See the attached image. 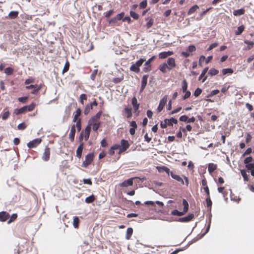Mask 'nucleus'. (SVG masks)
Segmentation results:
<instances>
[{
    "mask_svg": "<svg viewBox=\"0 0 254 254\" xmlns=\"http://www.w3.org/2000/svg\"><path fill=\"white\" fill-rule=\"evenodd\" d=\"M234 72V70L232 68H224L222 70V73L223 75L231 74Z\"/></svg>",
    "mask_w": 254,
    "mask_h": 254,
    "instance_id": "obj_30",
    "label": "nucleus"
},
{
    "mask_svg": "<svg viewBox=\"0 0 254 254\" xmlns=\"http://www.w3.org/2000/svg\"><path fill=\"white\" fill-rule=\"evenodd\" d=\"M75 123H76V124L75 125V127L77 128V130L78 131H80V130L81 129V119L79 118L78 120V121Z\"/></svg>",
    "mask_w": 254,
    "mask_h": 254,
    "instance_id": "obj_50",
    "label": "nucleus"
},
{
    "mask_svg": "<svg viewBox=\"0 0 254 254\" xmlns=\"http://www.w3.org/2000/svg\"><path fill=\"white\" fill-rule=\"evenodd\" d=\"M202 189H203L204 191L206 193V197L210 196L209 189V188L208 186H205V187H203L202 188Z\"/></svg>",
    "mask_w": 254,
    "mask_h": 254,
    "instance_id": "obj_59",
    "label": "nucleus"
},
{
    "mask_svg": "<svg viewBox=\"0 0 254 254\" xmlns=\"http://www.w3.org/2000/svg\"><path fill=\"white\" fill-rule=\"evenodd\" d=\"M202 92V90L199 88H197L194 92V96L195 97H198Z\"/></svg>",
    "mask_w": 254,
    "mask_h": 254,
    "instance_id": "obj_61",
    "label": "nucleus"
},
{
    "mask_svg": "<svg viewBox=\"0 0 254 254\" xmlns=\"http://www.w3.org/2000/svg\"><path fill=\"white\" fill-rule=\"evenodd\" d=\"M133 233V229L132 228L129 227L127 229L126 235V239L127 240H129L132 235Z\"/></svg>",
    "mask_w": 254,
    "mask_h": 254,
    "instance_id": "obj_29",
    "label": "nucleus"
},
{
    "mask_svg": "<svg viewBox=\"0 0 254 254\" xmlns=\"http://www.w3.org/2000/svg\"><path fill=\"white\" fill-rule=\"evenodd\" d=\"M36 106V104L35 103L32 102L29 105L23 106L19 109H15L14 110L13 113L16 115H18L21 114L25 113L27 112H31L34 110Z\"/></svg>",
    "mask_w": 254,
    "mask_h": 254,
    "instance_id": "obj_1",
    "label": "nucleus"
},
{
    "mask_svg": "<svg viewBox=\"0 0 254 254\" xmlns=\"http://www.w3.org/2000/svg\"><path fill=\"white\" fill-rule=\"evenodd\" d=\"M145 61V59L141 58L135 64H133L130 67V70L135 73H138L140 71V66Z\"/></svg>",
    "mask_w": 254,
    "mask_h": 254,
    "instance_id": "obj_6",
    "label": "nucleus"
},
{
    "mask_svg": "<svg viewBox=\"0 0 254 254\" xmlns=\"http://www.w3.org/2000/svg\"><path fill=\"white\" fill-rule=\"evenodd\" d=\"M28 99V97L24 96V97H21L18 98V101L20 102H21L22 103H26L27 100Z\"/></svg>",
    "mask_w": 254,
    "mask_h": 254,
    "instance_id": "obj_56",
    "label": "nucleus"
},
{
    "mask_svg": "<svg viewBox=\"0 0 254 254\" xmlns=\"http://www.w3.org/2000/svg\"><path fill=\"white\" fill-rule=\"evenodd\" d=\"M173 54V52L172 51L162 52L159 54L158 56L160 59H165Z\"/></svg>",
    "mask_w": 254,
    "mask_h": 254,
    "instance_id": "obj_23",
    "label": "nucleus"
},
{
    "mask_svg": "<svg viewBox=\"0 0 254 254\" xmlns=\"http://www.w3.org/2000/svg\"><path fill=\"white\" fill-rule=\"evenodd\" d=\"M79 222V219L77 216L73 217V225L75 228H78Z\"/></svg>",
    "mask_w": 254,
    "mask_h": 254,
    "instance_id": "obj_35",
    "label": "nucleus"
},
{
    "mask_svg": "<svg viewBox=\"0 0 254 254\" xmlns=\"http://www.w3.org/2000/svg\"><path fill=\"white\" fill-rule=\"evenodd\" d=\"M244 43L248 45V46L247 47H246L245 49V50H250L251 49H252L253 47V46L254 45V43L252 41L245 40L244 41Z\"/></svg>",
    "mask_w": 254,
    "mask_h": 254,
    "instance_id": "obj_33",
    "label": "nucleus"
},
{
    "mask_svg": "<svg viewBox=\"0 0 254 254\" xmlns=\"http://www.w3.org/2000/svg\"><path fill=\"white\" fill-rule=\"evenodd\" d=\"M183 205H184V209L182 212L184 213V214H185L189 210V203L185 199L183 200Z\"/></svg>",
    "mask_w": 254,
    "mask_h": 254,
    "instance_id": "obj_32",
    "label": "nucleus"
},
{
    "mask_svg": "<svg viewBox=\"0 0 254 254\" xmlns=\"http://www.w3.org/2000/svg\"><path fill=\"white\" fill-rule=\"evenodd\" d=\"M181 56H182L183 57H184L185 58H188L191 55V54L189 52H188L187 50H186V51H185H185L182 52L181 53Z\"/></svg>",
    "mask_w": 254,
    "mask_h": 254,
    "instance_id": "obj_60",
    "label": "nucleus"
},
{
    "mask_svg": "<svg viewBox=\"0 0 254 254\" xmlns=\"http://www.w3.org/2000/svg\"><path fill=\"white\" fill-rule=\"evenodd\" d=\"M18 15L17 11H11L9 13L8 16L11 19H15L18 16Z\"/></svg>",
    "mask_w": 254,
    "mask_h": 254,
    "instance_id": "obj_37",
    "label": "nucleus"
},
{
    "mask_svg": "<svg viewBox=\"0 0 254 254\" xmlns=\"http://www.w3.org/2000/svg\"><path fill=\"white\" fill-rule=\"evenodd\" d=\"M187 50L188 52H189L190 53H191L195 51L196 48L194 45H191L188 47Z\"/></svg>",
    "mask_w": 254,
    "mask_h": 254,
    "instance_id": "obj_53",
    "label": "nucleus"
},
{
    "mask_svg": "<svg viewBox=\"0 0 254 254\" xmlns=\"http://www.w3.org/2000/svg\"><path fill=\"white\" fill-rule=\"evenodd\" d=\"M35 82V78L33 77H30L28 78V79H26L24 83L26 85L29 84L30 83H34Z\"/></svg>",
    "mask_w": 254,
    "mask_h": 254,
    "instance_id": "obj_51",
    "label": "nucleus"
},
{
    "mask_svg": "<svg viewBox=\"0 0 254 254\" xmlns=\"http://www.w3.org/2000/svg\"><path fill=\"white\" fill-rule=\"evenodd\" d=\"M156 58V56H153L147 61H145L144 67H143V70L144 72H148L151 70V63Z\"/></svg>",
    "mask_w": 254,
    "mask_h": 254,
    "instance_id": "obj_9",
    "label": "nucleus"
},
{
    "mask_svg": "<svg viewBox=\"0 0 254 254\" xmlns=\"http://www.w3.org/2000/svg\"><path fill=\"white\" fill-rule=\"evenodd\" d=\"M245 10L244 8L234 10L233 11V14L235 16H240L245 14Z\"/></svg>",
    "mask_w": 254,
    "mask_h": 254,
    "instance_id": "obj_26",
    "label": "nucleus"
},
{
    "mask_svg": "<svg viewBox=\"0 0 254 254\" xmlns=\"http://www.w3.org/2000/svg\"><path fill=\"white\" fill-rule=\"evenodd\" d=\"M42 142V139L40 138H36L30 141L27 143V146L29 148L36 147Z\"/></svg>",
    "mask_w": 254,
    "mask_h": 254,
    "instance_id": "obj_10",
    "label": "nucleus"
},
{
    "mask_svg": "<svg viewBox=\"0 0 254 254\" xmlns=\"http://www.w3.org/2000/svg\"><path fill=\"white\" fill-rule=\"evenodd\" d=\"M81 110L80 108L77 109L73 119V122L75 123L78 121V117L81 115Z\"/></svg>",
    "mask_w": 254,
    "mask_h": 254,
    "instance_id": "obj_27",
    "label": "nucleus"
},
{
    "mask_svg": "<svg viewBox=\"0 0 254 254\" xmlns=\"http://www.w3.org/2000/svg\"><path fill=\"white\" fill-rule=\"evenodd\" d=\"M157 168L159 172H165L168 175H171V173H172V172L170 171V169L165 166L157 167Z\"/></svg>",
    "mask_w": 254,
    "mask_h": 254,
    "instance_id": "obj_22",
    "label": "nucleus"
},
{
    "mask_svg": "<svg viewBox=\"0 0 254 254\" xmlns=\"http://www.w3.org/2000/svg\"><path fill=\"white\" fill-rule=\"evenodd\" d=\"M205 201H206L207 207L210 208V209H211V207H212V202L210 199V196H207L206 197Z\"/></svg>",
    "mask_w": 254,
    "mask_h": 254,
    "instance_id": "obj_44",
    "label": "nucleus"
},
{
    "mask_svg": "<svg viewBox=\"0 0 254 254\" xmlns=\"http://www.w3.org/2000/svg\"><path fill=\"white\" fill-rule=\"evenodd\" d=\"M159 69L163 73H166L168 70L169 71V68L166 63H164L160 64L159 66Z\"/></svg>",
    "mask_w": 254,
    "mask_h": 254,
    "instance_id": "obj_21",
    "label": "nucleus"
},
{
    "mask_svg": "<svg viewBox=\"0 0 254 254\" xmlns=\"http://www.w3.org/2000/svg\"><path fill=\"white\" fill-rule=\"evenodd\" d=\"M26 127L27 125L24 123H22L18 125L17 128L19 130H24Z\"/></svg>",
    "mask_w": 254,
    "mask_h": 254,
    "instance_id": "obj_55",
    "label": "nucleus"
},
{
    "mask_svg": "<svg viewBox=\"0 0 254 254\" xmlns=\"http://www.w3.org/2000/svg\"><path fill=\"white\" fill-rule=\"evenodd\" d=\"M131 104L133 107L134 113H136L137 115L138 114L139 112L138 111L139 107V104L137 103V99L135 97H133L131 100Z\"/></svg>",
    "mask_w": 254,
    "mask_h": 254,
    "instance_id": "obj_12",
    "label": "nucleus"
},
{
    "mask_svg": "<svg viewBox=\"0 0 254 254\" xmlns=\"http://www.w3.org/2000/svg\"><path fill=\"white\" fill-rule=\"evenodd\" d=\"M102 114V112L101 111L98 112L95 116H93L91 118V119L89 121L88 125L87 126H90V127H91V125L97 124L98 123H100L99 119Z\"/></svg>",
    "mask_w": 254,
    "mask_h": 254,
    "instance_id": "obj_8",
    "label": "nucleus"
},
{
    "mask_svg": "<svg viewBox=\"0 0 254 254\" xmlns=\"http://www.w3.org/2000/svg\"><path fill=\"white\" fill-rule=\"evenodd\" d=\"M10 113L8 111H7L6 112H2V113L1 114V118L3 120H7L8 117H9Z\"/></svg>",
    "mask_w": 254,
    "mask_h": 254,
    "instance_id": "obj_38",
    "label": "nucleus"
},
{
    "mask_svg": "<svg viewBox=\"0 0 254 254\" xmlns=\"http://www.w3.org/2000/svg\"><path fill=\"white\" fill-rule=\"evenodd\" d=\"M101 126V122L98 123L97 124H94L92 125H91V127H92V129L94 131H96Z\"/></svg>",
    "mask_w": 254,
    "mask_h": 254,
    "instance_id": "obj_52",
    "label": "nucleus"
},
{
    "mask_svg": "<svg viewBox=\"0 0 254 254\" xmlns=\"http://www.w3.org/2000/svg\"><path fill=\"white\" fill-rule=\"evenodd\" d=\"M147 5V2L146 0H144L141 1L139 4V7L140 8H145Z\"/></svg>",
    "mask_w": 254,
    "mask_h": 254,
    "instance_id": "obj_57",
    "label": "nucleus"
},
{
    "mask_svg": "<svg viewBox=\"0 0 254 254\" xmlns=\"http://www.w3.org/2000/svg\"><path fill=\"white\" fill-rule=\"evenodd\" d=\"M208 67H205L203 69L201 74L200 75V76L198 78L199 80H200L201 79H202V82H204L206 80V79L207 78V76H206L205 74L207 73V72L208 71Z\"/></svg>",
    "mask_w": 254,
    "mask_h": 254,
    "instance_id": "obj_19",
    "label": "nucleus"
},
{
    "mask_svg": "<svg viewBox=\"0 0 254 254\" xmlns=\"http://www.w3.org/2000/svg\"><path fill=\"white\" fill-rule=\"evenodd\" d=\"M10 215L6 211H2L0 212V221L1 222H5L9 218Z\"/></svg>",
    "mask_w": 254,
    "mask_h": 254,
    "instance_id": "obj_18",
    "label": "nucleus"
},
{
    "mask_svg": "<svg viewBox=\"0 0 254 254\" xmlns=\"http://www.w3.org/2000/svg\"><path fill=\"white\" fill-rule=\"evenodd\" d=\"M241 174L242 176H243L244 181H249V175H247L246 171L245 170H241Z\"/></svg>",
    "mask_w": 254,
    "mask_h": 254,
    "instance_id": "obj_40",
    "label": "nucleus"
},
{
    "mask_svg": "<svg viewBox=\"0 0 254 254\" xmlns=\"http://www.w3.org/2000/svg\"><path fill=\"white\" fill-rule=\"evenodd\" d=\"M96 199V197L94 194H92L85 198V201L87 203H91L94 201Z\"/></svg>",
    "mask_w": 254,
    "mask_h": 254,
    "instance_id": "obj_31",
    "label": "nucleus"
},
{
    "mask_svg": "<svg viewBox=\"0 0 254 254\" xmlns=\"http://www.w3.org/2000/svg\"><path fill=\"white\" fill-rule=\"evenodd\" d=\"M148 75H144L141 79V85L146 86L147 83V79H148Z\"/></svg>",
    "mask_w": 254,
    "mask_h": 254,
    "instance_id": "obj_39",
    "label": "nucleus"
},
{
    "mask_svg": "<svg viewBox=\"0 0 254 254\" xmlns=\"http://www.w3.org/2000/svg\"><path fill=\"white\" fill-rule=\"evenodd\" d=\"M94 158L93 153H89L85 156V159L83 162L82 166L84 168H87L93 162Z\"/></svg>",
    "mask_w": 254,
    "mask_h": 254,
    "instance_id": "obj_7",
    "label": "nucleus"
},
{
    "mask_svg": "<svg viewBox=\"0 0 254 254\" xmlns=\"http://www.w3.org/2000/svg\"><path fill=\"white\" fill-rule=\"evenodd\" d=\"M146 20H148V22L146 24V27L147 28L149 29L152 27L154 23V20L152 18H146Z\"/></svg>",
    "mask_w": 254,
    "mask_h": 254,
    "instance_id": "obj_36",
    "label": "nucleus"
},
{
    "mask_svg": "<svg viewBox=\"0 0 254 254\" xmlns=\"http://www.w3.org/2000/svg\"><path fill=\"white\" fill-rule=\"evenodd\" d=\"M93 109V108L91 107V105H90L89 104H87L86 105L84 110V114L85 115H88L90 112Z\"/></svg>",
    "mask_w": 254,
    "mask_h": 254,
    "instance_id": "obj_34",
    "label": "nucleus"
},
{
    "mask_svg": "<svg viewBox=\"0 0 254 254\" xmlns=\"http://www.w3.org/2000/svg\"><path fill=\"white\" fill-rule=\"evenodd\" d=\"M166 64L169 68V70H172L176 66L175 60L173 58H169L167 61Z\"/></svg>",
    "mask_w": 254,
    "mask_h": 254,
    "instance_id": "obj_13",
    "label": "nucleus"
},
{
    "mask_svg": "<svg viewBox=\"0 0 254 254\" xmlns=\"http://www.w3.org/2000/svg\"><path fill=\"white\" fill-rule=\"evenodd\" d=\"M171 214L173 215H177V216H183V215H184V213H183L182 211H179L177 209H175V210H173L171 212Z\"/></svg>",
    "mask_w": 254,
    "mask_h": 254,
    "instance_id": "obj_46",
    "label": "nucleus"
},
{
    "mask_svg": "<svg viewBox=\"0 0 254 254\" xmlns=\"http://www.w3.org/2000/svg\"><path fill=\"white\" fill-rule=\"evenodd\" d=\"M14 69L10 67H7L4 70V72L7 75H11L13 74Z\"/></svg>",
    "mask_w": 254,
    "mask_h": 254,
    "instance_id": "obj_47",
    "label": "nucleus"
},
{
    "mask_svg": "<svg viewBox=\"0 0 254 254\" xmlns=\"http://www.w3.org/2000/svg\"><path fill=\"white\" fill-rule=\"evenodd\" d=\"M83 183L84 184H88L90 186H91L92 185V182L91 179H84L83 180Z\"/></svg>",
    "mask_w": 254,
    "mask_h": 254,
    "instance_id": "obj_62",
    "label": "nucleus"
},
{
    "mask_svg": "<svg viewBox=\"0 0 254 254\" xmlns=\"http://www.w3.org/2000/svg\"><path fill=\"white\" fill-rule=\"evenodd\" d=\"M75 131V125L74 124L71 126L70 132L68 135V138L71 142H73L74 140Z\"/></svg>",
    "mask_w": 254,
    "mask_h": 254,
    "instance_id": "obj_17",
    "label": "nucleus"
},
{
    "mask_svg": "<svg viewBox=\"0 0 254 254\" xmlns=\"http://www.w3.org/2000/svg\"><path fill=\"white\" fill-rule=\"evenodd\" d=\"M69 65H70L69 63L67 60L64 65V68L63 69V74L69 70Z\"/></svg>",
    "mask_w": 254,
    "mask_h": 254,
    "instance_id": "obj_45",
    "label": "nucleus"
},
{
    "mask_svg": "<svg viewBox=\"0 0 254 254\" xmlns=\"http://www.w3.org/2000/svg\"><path fill=\"white\" fill-rule=\"evenodd\" d=\"M188 83L186 79H184L182 83V90L183 92L187 91Z\"/></svg>",
    "mask_w": 254,
    "mask_h": 254,
    "instance_id": "obj_42",
    "label": "nucleus"
},
{
    "mask_svg": "<svg viewBox=\"0 0 254 254\" xmlns=\"http://www.w3.org/2000/svg\"><path fill=\"white\" fill-rule=\"evenodd\" d=\"M130 146V144L128 141L125 139H122L120 142V148L122 149L123 151H126Z\"/></svg>",
    "mask_w": 254,
    "mask_h": 254,
    "instance_id": "obj_15",
    "label": "nucleus"
},
{
    "mask_svg": "<svg viewBox=\"0 0 254 254\" xmlns=\"http://www.w3.org/2000/svg\"><path fill=\"white\" fill-rule=\"evenodd\" d=\"M87 95L85 94H82L79 97V102L82 105L84 104V101L87 100Z\"/></svg>",
    "mask_w": 254,
    "mask_h": 254,
    "instance_id": "obj_43",
    "label": "nucleus"
},
{
    "mask_svg": "<svg viewBox=\"0 0 254 254\" xmlns=\"http://www.w3.org/2000/svg\"><path fill=\"white\" fill-rule=\"evenodd\" d=\"M130 15L134 19H138L139 18V15L135 12L133 11H130Z\"/></svg>",
    "mask_w": 254,
    "mask_h": 254,
    "instance_id": "obj_54",
    "label": "nucleus"
},
{
    "mask_svg": "<svg viewBox=\"0 0 254 254\" xmlns=\"http://www.w3.org/2000/svg\"><path fill=\"white\" fill-rule=\"evenodd\" d=\"M91 127H90V126H87L85 128L81 131L79 137V140L80 143L83 142V139H84L85 141H87L88 139Z\"/></svg>",
    "mask_w": 254,
    "mask_h": 254,
    "instance_id": "obj_2",
    "label": "nucleus"
},
{
    "mask_svg": "<svg viewBox=\"0 0 254 254\" xmlns=\"http://www.w3.org/2000/svg\"><path fill=\"white\" fill-rule=\"evenodd\" d=\"M132 109L131 107H126L124 109V112L127 118H130L132 116Z\"/></svg>",
    "mask_w": 254,
    "mask_h": 254,
    "instance_id": "obj_24",
    "label": "nucleus"
},
{
    "mask_svg": "<svg viewBox=\"0 0 254 254\" xmlns=\"http://www.w3.org/2000/svg\"><path fill=\"white\" fill-rule=\"evenodd\" d=\"M194 218V214L193 213H190L188 216L180 218L179 221L181 222H188L192 220Z\"/></svg>",
    "mask_w": 254,
    "mask_h": 254,
    "instance_id": "obj_16",
    "label": "nucleus"
},
{
    "mask_svg": "<svg viewBox=\"0 0 254 254\" xmlns=\"http://www.w3.org/2000/svg\"><path fill=\"white\" fill-rule=\"evenodd\" d=\"M124 16V13L122 12L120 14H117L115 17H116L117 21H119L122 19H123Z\"/></svg>",
    "mask_w": 254,
    "mask_h": 254,
    "instance_id": "obj_63",
    "label": "nucleus"
},
{
    "mask_svg": "<svg viewBox=\"0 0 254 254\" xmlns=\"http://www.w3.org/2000/svg\"><path fill=\"white\" fill-rule=\"evenodd\" d=\"M83 145L84 142H80L79 145L76 150V156L79 158L81 157L83 149Z\"/></svg>",
    "mask_w": 254,
    "mask_h": 254,
    "instance_id": "obj_20",
    "label": "nucleus"
},
{
    "mask_svg": "<svg viewBox=\"0 0 254 254\" xmlns=\"http://www.w3.org/2000/svg\"><path fill=\"white\" fill-rule=\"evenodd\" d=\"M246 167L249 170H252V169H254V163H250L248 164H247L246 165Z\"/></svg>",
    "mask_w": 254,
    "mask_h": 254,
    "instance_id": "obj_64",
    "label": "nucleus"
},
{
    "mask_svg": "<svg viewBox=\"0 0 254 254\" xmlns=\"http://www.w3.org/2000/svg\"><path fill=\"white\" fill-rule=\"evenodd\" d=\"M17 218V214L16 213L13 214L11 217H10V219L8 220L7 223L8 224L14 222Z\"/></svg>",
    "mask_w": 254,
    "mask_h": 254,
    "instance_id": "obj_49",
    "label": "nucleus"
},
{
    "mask_svg": "<svg viewBox=\"0 0 254 254\" xmlns=\"http://www.w3.org/2000/svg\"><path fill=\"white\" fill-rule=\"evenodd\" d=\"M50 157V148L46 147L44 150V152L42 155V159L45 161L49 160Z\"/></svg>",
    "mask_w": 254,
    "mask_h": 254,
    "instance_id": "obj_14",
    "label": "nucleus"
},
{
    "mask_svg": "<svg viewBox=\"0 0 254 254\" xmlns=\"http://www.w3.org/2000/svg\"><path fill=\"white\" fill-rule=\"evenodd\" d=\"M219 72V71L218 70L215 69V68H211L209 72H208V74H209L210 75H212V76H213V75H217Z\"/></svg>",
    "mask_w": 254,
    "mask_h": 254,
    "instance_id": "obj_48",
    "label": "nucleus"
},
{
    "mask_svg": "<svg viewBox=\"0 0 254 254\" xmlns=\"http://www.w3.org/2000/svg\"><path fill=\"white\" fill-rule=\"evenodd\" d=\"M217 165L211 163L208 164V171L210 174L213 173L217 169Z\"/></svg>",
    "mask_w": 254,
    "mask_h": 254,
    "instance_id": "obj_25",
    "label": "nucleus"
},
{
    "mask_svg": "<svg viewBox=\"0 0 254 254\" xmlns=\"http://www.w3.org/2000/svg\"><path fill=\"white\" fill-rule=\"evenodd\" d=\"M135 179H138L141 181H144V180H146V178L144 177L142 178L138 177H133V178H131L129 179L124 181L123 182L120 184L119 186H120V187H123V188L127 187L129 186H132L133 185V180Z\"/></svg>",
    "mask_w": 254,
    "mask_h": 254,
    "instance_id": "obj_4",
    "label": "nucleus"
},
{
    "mask_svg": "<svg viewBox=\"0 0 254 254\" xmlns=\"http://www.w3.org/2000/svg\"><path fill=\"white\" fill-rule=\"evenodd\" d=\"M198 9H199V6L195 4V5H193L192 7H191L189 9V10L188 12V15H189L192 13H194Z\"/></svg>",
    "mask_w": 254,
    "mask_h": 254,
    "instance_id": "obj_28",
    "label": "nucleus"
},
{
    "mask_svg": "<svg viewBox=\"0 0 254 254\" xmlns=\"http://www.w3.org/2000/svg\"><path fill=\"white\" fill-rule=\"evenodd\" d=\"M168 100V96H164L163 98L160 100L159 106L157 108L158 112H160L164 108Z\"/></svg>",
    "mask_w": 254,
    "mask_h": 254,
    "instance_id": "obj_11",
    "label": "nucleus"
},
{
    "mask_svg": "<svg viewBox=\"0 0 254 254\" xmlns=\"http://www.w3.org/2000/svg\"><path fill=\"white\" fill-rule=\"evenodd\" d=\"M177 120L172 117L169 119H165L164 122L161 123L160 126L162 128H166L168 126H173V124H177Z\"/></svg>",
    "mask_w": 254,
    "mask_h": 254,
    "instance_id": "obj_5",
    "label": "nucleus"
},
{
    "mask_svg": "<svg viewBox=\"0 0 254 254\" xmlns=\"http://www.w3.org/2000/svg\"><path fill=\"white\" fill-rule=\"evenodd\" d=\"M170 176H171V177L173 179H175L178 182L180 183L181 185H184L185 184L187 187H188L189 186V179H188V177H187L185 176H183L185 180V182H184V180L183 179V178L182 177H181L180 176H179L178 175L175 174L173 172H172V173H171Z\"/></svg>",
    "mask_w": 254,
    "mask_h": 254,
    "instance_id": "obj_3",
    "label": "nucleus"
},
{
    "mask_svg": "<svg viewBox=\"0 0 254 254\" xmlns=\"http://www.w3.org/2000/svg\"><path fill=\"white\" fill-rule=\"evenodd\" d=\"M245 29V27L244 25L240 26L238 27L237 30L235 31V34L236 35H241L242 32L244 31Z\"/></svg>",
    "mask_w": 254,
    "mask_h": 254,
    "instance_id": "obj_41",
    "label": "nucleus"
},
{
    "mask_svg": "<svg viewBox=\"0 0 254 254\" xmlns=\"http://www.w3.org/2000/svg\"><path fill=\"white\" fill-rule=\"evenodd\" d=\"M205 60H206V58L205 56H200L199 57V65L201 66H202V63L204 62V61H205Z\"/></svg>",
    "mask_w": 254,
    "mask_h": 254,
    "instance_id": "obj_58",
    "label": "nucleus"
}]
</instances>
